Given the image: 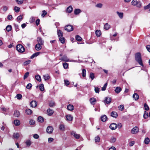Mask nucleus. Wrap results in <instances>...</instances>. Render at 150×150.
Returning <instances> with one entry per match:
<instances>
[{
    "mask_svg": "<svg viewBox=\"0 0 150 150\" xmlns=\"http://www.w3.org/2000/svg\"><path fill=\"white\" fill-rule=\"evenodd\" d=\"M135 59L136 61L140 65L143 67L144 65L142 59L141 54L140 53L138 52L136 54Z\"/></svg>",
    "mask_w": 150,
    "mask_h": 150,
    "instance_id": "f257e3e1",
    "label": "nucleus"
},
{
    "mask_svg": "<svg viewBox=\"0 0 150 150\" xmlns=\"http://www.w3.org/2000/svg\"><path fill=\"white\" fill-rule=\"evenodd\" d=\"M59 59L60 60L66 62H77L76 61L72 60H70L68 58L66 55H64L62 57L59 58Z\"/></svg>",
    "mask_w": 150,
    "mask_h": 150,
    "instance_id": "f03ea898",
    "label": "nucleus"
},
{
    "mask_svg": "<svg viewBox=\"0 0 150 150\" xmlns=\"http://www.w3.org/2000/svg\"><path fill=\"white\" fill-rule=\"evenodd\" d=\"M16 50L19 52L22 53L25 51V48L21 44H18L16 47Z\"/></svg>",
    "mask_w": 150,
    "mask_h": 150,
    "instance_id": "7ed1b4c3",
    "label": "nucleus"
},
{
    "mask_svg": "<svg viewBox=\"0 0 150 150\" xmlns=\"http://www.w3.org/2000/svg\"><path fill=\"white\" fill-rule=\"evenodd\" d=\"M132 5L134 6H136L137 7L140 8L142 3L140 1H138L137 0H133L131 2Z\"/></svg>",
    "mask_w": 150,
    "mask_h": 150,
    "instance_id": "20e7f679",
    "label": "nucleus"
},
{
    "mask_svg": "<svg viewBox=\"0 0 150 150\" xmlns=\"http://www.w3.org/2000/svg\"><path fill=\"white\" fill-rule=\"evenodd\" d=\"M64 29L68 32H70L73 30L74 28L72 25H68L65 27Z\"/></svg>",
    "mask_w": 150,
    "mask_h": 150,
    "instance_id": "39448f33",
    "label": "nucleus"
},
{
    "mask_svg": "<svg viewBox=\"0 0 150 150\" xmlns=\"http://www.w3.org/2000/svg\"><path fill=\"white\" fill-rule=\"evenodd\" d=\"M139 128L135 126L131 129V132L133 134H135L139 132Z\"/></svg>",
    "mask_w": 150,
    "mask_h": 150,
    "instance_id": "423d86ee",
    "label": "nucleus"
},
{
    "mask_svg": "<svg viewBox=\"0 0 150 150\" xmlns=\"http://www.w3.org/2000/svg\"><path fill=\"white\" fill-rule=\"evenodd\" d=\"M53 129V128L52 126H49L47 127L46 129V132L48 133L51 134L52 133Z\"/></svg>",
    "mask_w": 150,
    "mask_h": 150,
    "instance_id": "0eeeda50",
    "label": "nucleus"
},
{
    "mask_svg": "<svg viewBox=\"0 0 150 150\" xmlns=\"http://www.w3.org/2000/svg\"><path fill=\"white\" fill-rule=\"evenodd\" d=\"M109 127L112 130H115L117 127V125L115 123H112L110 125Z\"/></svg>",
    "mask_w": 150,
    "mask_h": 150,
    "instance_id": "6e6552de",
    "label": "nucleus"
},
{
    "mask_svg": "<svg viewBox=\"0 0 150 150\" xmlns=\"http://www.w3.org/2000/svg\"><path fill=\"white\" fill-rule=\"evenodd\" d=\"M37 41L38 42V43L43 45L44 43V41L42 40V38L40 37L37 38Z\"/></svg>",
    "mask_w": 150,
    "mask_h": 150,
    "instance_id": "1a4fd4ad",
    "label": "nucleus"
},
{
    "mask_svg": "<svg viewBox=\"0 0 150 150\" xmlns=\"http://www.w3.org/2000/svg\"><path fill=\"white\" fill-rule=\"evenodd\" d=\"M42 45L38 43L36 44L35 46V50L37 51L40 50L42 48Z\"/></svg>",
    "mask_w": 150,
    "mask_h": 150,
    "instance_id": "9d476101",
    "label": "nucleus"
},
{
    "mask_svg": "<svg viewBox=\"0 0 150 150\" xmlns=\"http://www.w3.org/2000/svg\"><path fill=\"white\" fill-rule=\"evenodd\" d=\"M111 101V99L110 98L106 97L104 102L105 104H108L110 103Z\"/></svg>",
    "mask_w": 150,
    "mask_h": 150,
    "instance_id": "9b49d317",
    "label": "nucleus"
},
{
    "mask_svg": "<svg viewBox=\"0 0 150 150\" xmlns=\"http://www.w3.org/2000/svg\"><path fill=\"white\" fill-rule=\"evenodd\" d=\"M66 120L68 121H71L72 120L73 117L70 115H68L66 116Z\"/></svg>",
    "mask_w": 150,
    "mask_h": 150,
    "instance_id": "f8f14e48",
    "label": "nucleus"
},
{
    "mask_svg": "<svg viewBox=\"0 0 150 150\" xmlns=\"http://www.w3.org/2000/svg\"><path fill=\"white\" fill-rule=\"evenodd\" d=\"M37 103L35 101H32L30 103V105L31 107L35 108L37 105Z\"/></svg>",
    "mask_w": 150,
    "mask_h": 150,
    "instance_id": "ddd939ff",
    "label": "nucleus"
},
{
    "mask_svg": "<svg viewBox=\"0 0 150 150\" xmlns=\"http://www.w3.org/2000/svg\"><path fill=\"white\" fill-rule=\"evenodd\" d=\"M90 101L91 103L93 105L95 104L96 103V99L94 98H91L90 99Z\"/></svg>",
    "mask_w": 150,
    "mask_h": 150,
    "instance_id": "4468645a",
    "label": "nucleus"
},
{
    "mask_svg": "<svg viewBox=\"0 0 150 150\" xmlns=\"http://www.w3.org/2000/svg\"><path fill=\"white\" fill-rule=\"evenodd\" d=\"M47 113L48 115L51 116L53 114L54 111L52 110L49 108L47 109Z\"/></svg>",
    "mask_w": 150,
    "mask_h": 150,
    "instance_id": "2eb2a0df",
    "label": "nucleus"
},
{
    "mask_svg": "<svg viewBox=\"0 0 150 150\" xmlns=\"http://www.w3.org/2000/svg\"><path fill=\"white\" fill-rule=\"evenodd\" d=\"M41 53L40 52H37L33 54L30 57V58L31 59H33L35 57L38 56Z\"/></svg>",
    "mask_w": 150,
    "mask_h": 150,
    "instance_id": "dca6fc26",
    "label": "nucleus"
},
{
    "mask_svg": "<svg viewBox=\"0 0 150 150\" xmlns=\"http://www.w3.org/2000/svg\"><path fill=\"white\" fill-rule=\"evenodd\" d=\"M111 116L114 118H116L117 117V113L115 111H112L111 113Z\"/></svg>",
    "mask_w": 150,
    "mask_h": 150,
    "instance_id": "f3484780",
    "label": "nucleus"
},
{
    "mask_svg": "<svg viewBox=\"0 0 150 150\" xmlns=\"http://www.w3.org/2000/svg\"><path fill=\"white\" fill-rule=\"evenodd\" d=\"M67 108L68 110L72 111L74 109V107L73 105L69 104L67 106Z\"/></svg>",
    "mask_w": 150,
    "mask_h": 150,
    "instance_id": "a211bd4d",
    "label": "nucleus"
},
{
    "mask_svg": "<svg viewBox=\"0 0 150 150\" xmlns=\"http://www.w3.org/2000/svg\"><path fill=\"white\" fill-rule=\"evenodd\" d=\"M25 112L28 115H30L33 112L32 110L29 109H27Z\"/></svg>",
    "mask_w": 150,
    "mask_h": 150,
    "instance_id": "6ab92c4d",
    "label": "nucleus"
},
{
    "mask_svg": "<svg viewBox=\"0 0 150 150\" xmlns=\"http://www.w3.org/2000/svg\"><path fill=\"white\" fill-rule=\"evenodd\" d=\"M122 90L121 88L120 87H116L115 91L117 93H119Z\"/></svg>",
    "mask_w": 150,
    "mask_h": 150,
    "instance_id": "aec40b11",
    "label": "nucleus"
},
{
    "mask_svg": "<svg viewBox=\"0 0 150 150\" xmlns=\"http://www.w3.org/2000/svg\"><path fill=\"white\" fill-rule=\"evenodd\" d=\"M133 98L135 100H137L139 98V95L136 93H134L133 95Z\"/></svg>",
    "mask_w": 150,
    "mask_h": 150,
    "instance_id": "412c9836",
    "label": "nucleus"
},
{
    "mask_svg": "<svg viewBox=\"0 0 150 150\" xmlns=\"http://www.w3.org/2000/svg\"><path fill=\"white\" fill-rule=\"evenodd\" d=\"M101 120L103 122H105L107 119V117L105 115H104L101 117Z\"/></svg>",
    "mask_w": 150,
    "mask_h": 150,
    "instance_id": "4be33fe9",
    "label": "nucleus"
},
{
    "mask_svg": "<svg viewBox=\"0 0 150 150\" xmlns=\"http://www.w3.org/2000/svg\"><path fill=\"white\" fill-rule=\"evenodd\" d=\"M14 124L16 126H18L20 124V122L18 120H16L14 121Z\"/></svg>",
    "mask_w": 150,
    "mask_h": 150,
    "instance_id": "5701e85b",
    "label": "nucleus"
},
{
    "mask_svg": "<svg viewBox=\"0 0 150 150\" xmlns=\"http://www.w3.org/2000/svg\"><path fill=\"white\" fill-rule=\"evenodd\" d=\"M13 115L15 117H18L20 116V114L19 112L18 111L16 110L14 112Z\"/></svg>",
    "mask_w": 150,
    "mask_h": 150,
    "instance_id": "b1692460",
    "label": "nucleus"
},
{
    "mask_svg": "<svg viewBox=\"0 0 150 150\" xmlns=\"http://www.w3.org/2000/svg\"><path fill=\"white\" fill-rule=\"evenodd\" d=\"M73 8L71 6H69L67 8V11L68 13H71L72 11Z\"/></svg>",
    "mask_w": 150,
    "mask_h": 150,
    "instance_id": "393cba45",
    "label": "nucleus"
},
{
    "mask_svg": "<svg viewBox=\"0 0 150 150\" xmlns=\"http://www.w3.org/2000/svg\"><path fill=\"white\" fill-rule=\"evenodd\" d=\"M95 33L97 37H100L101 35V32L100 30H96L95 31Z\"/></svg>",
    "mask_w": 150,
    "mask_h": 150,
    "instance_id": "a878e982",
    "label": "nucleus"
},
{
    "mask_svg": "<svg viewBox=\"0 0 150 150\" xmlns=\"http://www.w3.org/2000/svg\"><path fill=\"white\" fill-rule=\"evenodd\" d=\"M81 12V10L79 9H75L74 11V13L75 15H78Z\"/></svg>",
    "mask_w": 150,
    "mask_h": 150,
    "instance_id": "bb28decb",
    "label": "nucleus"
},
{
    "mask_svg": "<svg viewBox=\"0 0 150 150\" xmlns=\"http://www.w3.org/2000/svg\"><path fill=\"white\" fill-rule=\"evenodd\" d=\"M59 40L61 42L62 44H64L65 42V39L62 36L59 37Z\"/></svg>",
    "mask_w": 150,
    "mask_h": 150,
    "instance_id": "cd10ccee",
    "label": "nucleus"
},
{
    "mask_svg": "<svg viewBox=\"0 0 150 150\" xmlns=\"http://www.w3.org/2000/svg\"><path fill=\"white\" fill-rule=\"evenodd\" d=\"M57 33L58 36L60 37L63 36V32L60 30H57Z\"/></svg>",
    "mask_w": 150,
    "mask_h": 150,
    "instance_id": "c85d7f7f",
    "label": "nucleus"
},
{
    "mask_svg": "<svg viewBox=\"0 0 150 150\" xmlns=\"http://www.w3.org/2000/svg\"><path fill=\"white\" fill-rule=\"evenodd\" d=\"M110 28V26L108 23H106L104 25V28L105 29L108 30Z\"/></svg>",
    "mask_w": 150,
    "mask_h": 150,
    "instance_id": "c756f323",
    "label": "nucleus"
},
{
    "mask_svg": "<svg viewBox=\"0 0 150 150\" xmlns=\"http://www.w3.org/2000/svg\"><path fill=\"white\" fill-rule=\"evenodd\" d=\"M6 29L7 31L9 32L11 30L12 26L10 25H8L6 27Z\"/></svg>",
    "mask_w": 150,
    "mask_h": 150,
    "instance_id": "7c9ffc66",
    "label": "nucleus"
},
{
    "mask_svg": "<svg viewBox=\"0 0 150 150\" xmlns=\"http://www.w3.org/2000/svg\"><path fill=\"white\" fill-rule=\"evenodd\" d=\"M117 13L120 18H123V13L117 11Z\"/></svg>",
    "mask_w": 150,
    "mask_h": 150,
    "instance_id": "2f4dec72",
    "label": "nucleus"
},
{
    "mask_svg": "<svg viewBox=\"0 0 150 150\" xmlns=\"http://www.w3.org/2000/svg\"><path fill=\"white\" fill-rule=\"evenodd\" d=\"M59 129L61 130H64L65 129V127L64 125L61 124L59 126Z\"/></svg>",
    "mask_w": 150,
    "mask_h": 150,
    "instance_id": "473e14b6",
    "label": "nucleus"
},
{
    "mask_svg": "<svg viewBox=\"0 0 150 150\" xmlns=\"http://www.w3.org/2000/svg\"><path fill=\"white\" fill-rule=\"evenodd\" d=\"M19 137V134L18 133H14L13 134V137L16 139H18Z\"/></svg>",
    "mask_w": 150,
    "mask_h": 150,
    "instance_id": "72a5a7b5",
    "label": "nucleus"
},
{
    "mask_svg": "<svg viewBox=\"0 0 150 150\" xmlns=\"http://www.w3.org/2000/svg\"><path fill=\"white\" fill-rule=\"evenodd\" d=\"M36 79L39 81H41V78L40 76L38 75H37L35 76Z\"/></svg>",
    "mask_w": 150,
    "mask_h": 150,
    "instance_id": "f704fd0d",
    "label": "nucleus"
},
{
    "mask_svg": "<svg viewBox=\"0 0 150 150\" xmlns=\"http://www.w3.org/2000/svg\"><path fill=\"white\" fill-rule=\"evenodd\" d=\"M86 70L85 69H83L82 70V74L83 77H85L86 76Z\"/></svg>",
    "mask_w": 150,
    "mask_h": 150,
    "instance_id": "c9c22d12",
    "label": "nucleus"
},
{
    "mask_svg": "<svg viewBox=\"0 0 150 150\" xmlns=\"http://www.w3.org/2000/svg\"><path fill=\"white\" fill-rule=\"evenodd\" d=\"M38 120L39 122H42L44 121L43 118L41 116H40L38 117Z\"/></svg>",
    "mask_w": 150,
    "mask_h": 150,
    "instance_id": "e433bc0d",
    "label": "nucleus"
},
{
    "mask_svg": "<svg viewBox=\"0 0 150 150\" xmlns=\"http://www.w3.org/2000/svg\"><path fill=\"white\" fill-rule=\"evenodd\" d=\"M63 65L64 67V68L65 69H67L68 68V64L66 62L64 63L63 64Z\"/></svg>",
    "mask_w": 150,
    "mask_h": 150,
    "instance_id": "4c0bfd02",
    "label": "nucleus"
},
{
    "mask_svg": "<svg viewBox=\"0 0 150 150\" xmlns=\"http://www.w3.org/2000/svg\"><path fill=\"white\" fill-rule=\"evenodd\" d=\"M43 77L45 80H48L50 79V76L48 74L44 75Z\"/></svg>",
    "mask_w": 150,
    "mask_h": 150,
    "instance_id": "58836bf2",
    "label": "nucleus"
},
{
    "mask_svg": "<svg viewBox=\"0 0 150 150\" xmlns=\"http://www.w3.org/2000/svg\"><path fill=\"white\" fill-rule=\"evenodd\" d=\"M150 140L149 138L147 137L144 140V142L146 144H148L149 142H150Z\"/></svg>",
    "mask_w": 150,
    "mask_h": 150,
    "instance_id": "ea45409f",
    "label": "nucleus"
},
{
    "mask_svg": "<svg viewBox=\"0 0 150 150\" xmlns=\"http://www.w3.org/2000/svg\"><path fill=\"white\" fill-rule=\"evenodd\" d=\"M14 28H15L16 31V32L19 31V28L18 25L15 24H14Z\"/></svg>",
    "mask_w": 150,
    "mask_h": 150,
    "instance_id": "a19ab883",
    "label": "nucleus"
},
{
    "mask_svg": "<svg viewBox=\"0 0 150 150\" xmlns=\"http://www.w3.org/2000/svg\"><path fill=\"white\" fill-rule=\"evenodd\" d=\"M49 106L51 107H53L55 105V103L53 101H51L49 104Z\"/></svg>",
    "mask_w": 150,
    "mask_h": 150,
    "instance_id": "79ce46f5",
    "label": "nucleus"
},
{
    "mask_svg": "<svg viewBox=\"0 0 150 150\" xmlns=\"http://www.w3.org/2000/svg\"><path fill=\"white\" fill-rule=\"evenodd\" d=\"M40 90L41 91H43L44 90V85L43 84H41L39 86V87Z\"/></svg>",
    "mask_w": 150,
    "mask_h": 150,
    "instance_id": "37998d69",
    "label": "nucleus"
},
{
    "mask_svg": "<svg viewBox=\"0 0 150 150\" xmlns=\"http://www.w3.org/2000/svg\"><path fill=\"white\" fill-rule=\"evenodd\" d=\"M25 143L27 146H29L31 145V142L30 140H27L26 141Z\"/></svg>",
    "mask_w": 150,
    "mask_h": 150,
    "instance_id": "c03bdc74",
    "label": "nucleus"
},
{
    "mask_svg": "<svg viewBox=\"0 0 150 150\" xmlns=\"http://www.w3.org/2000/svg\"><path fill=\"white\" fill-rule=\"evenodd\" d=\"M76 39L77 40L79 41H81L82 39L78 35H77L76 36Z\"/></svg>",
    "mask_w": 150,
    "mask_h": 150,
    "instance_id": "a18cd8bd",
    "label": "nucleus"
},
{
    "mask_svg": "<svg viewBox=\"0 0 150 150\" xmlns=\"http://www.w3.org/2000/svg\"><path fill=\"white\" fill-rule=\"evenodd\" d=\"M90 78L92 80L94 78V74L93 73H91L90 74Z\"/></svg>",
    "mask_w": 150,
    "mask_h": 150,
    "instance_id": "49530a36",
    "label": "nucleus"
},
{
    "mask_svg": "<svg viewBox=\"0 0 150 150\" xmlns=\"http://www.w3.org/2000/svg\"><path fill=\"white\" fill-rule=\"evenodd\" d=\"M144 106L145 110H149V107L146 103H144Z\"/></svg>",
    "mask_w": 150,
    "mask_h": 150,
    "instance_id": "de8ad7c7",
    "label": "nucleus"
},
{
    "mask_svg": "<svg viewBox=\"0 0 150 150\" xmlns=\"http://www.w3.org/2000/svg\"><path fill=\"white\" fill-rule=\"evenodd\" d=\"M35 18L34 17H32L30 18V22L32 23L35 21Z\"/></svg>",
    "mask_w": 150,
    "mask_h": 150,
    "instance_id": "09e8293b",
    "label": "nucleus"
},
{
    "mask_svg": "<svg viewBox=\"0 0 150 150\" xmlns=\"http://www.w3.org/2000/svg\"><path fill=\"white\" fill-rule=\"evenodd\" d=\"M107 86V83H105L104 85L102 87L101 90L103 91H104L105 90Z\"/></svg>",
    "mask_w": 150,
    "mask_h": 150,
    "instance_id": "8fccbe9b",
    "label": "nucleus"
},
{
    "mask_svg": "<svg viewBox=\"0 0 150 150\" xmlns=\"http://www.w3.org/2000/svg\"><path fill=\"white\" fill-rule=\"evenodd\" d=\"M32 85L30 83H28L26 86V88L28 89H30L32 87Z\"/></svg>",
    "mask_w": 150,
    "mask_h": 150,
    "instance_id": "3c124183",
    "label": "nucleus"
},
{
    "mask_svg": "<svg viewBox=\"0 0 150 150\" xmlns=\"http://www.w3.org/2000/svg\"><path fill=\"white\" fill-rule=\"evenodd\" d=\"M30 62L31 61L30 60L26 61L24 62L23 64L24 65H27L30 64Z\"/></svg>",
    "mask_w": 150,
    "mask_h": 150,
    "instance_id": "603ef678",
    "label": "nucleus"
},
{
    "mask_svg": "<svg viewBox=\"0 0 150 150\" xmlns=\"http://www.w3.org/2000/svg\"><path fill=\"white\" fill-rule=\"evenodd\" d=\"M42 12V13L41 15V16L42 17H44L47 14V13L45 10L43 11Z\"/></svg>",
    "mask_w": 150,
    "mask_h": 150,
    "instance_id": "864d4df0",
    "label": "nucleus"
},
{
    "mask_svg": "<svg viewBox=\"0 0 150 150\" xmlns=\"http://www.w3.org/2000/svg\"><path fill=\"white\" fill-rule=\"evenodd\" d=\"M64 82L65 83V84L67 86H68L69 84V82L67 80H64Z\"/></svg>",
    "mask_w": 150,
    "mask_h": 150,
    "instance_id": "5fc2aeb1",
    "label": "nucleus"
},
{
    "mask_svg": "<svg viewBox=\"0 0 150 150\" xmlns=\"http://www.w3.org/2000/svg\"><path fill=\"white\" fill-rule=\"evenodd\" d=\"M16 97L18 99H20L22 97V96L21 94H18L16 95Z\"/></svg>",
    "mask_w": 150,
    "mask_h": 150,
    "instance_id": "6e6d98bb",
    "label": "nucleus"
},
{
    "mask_svg": "<svg viewBox=\"0 0 150 150\" xmlns=\"http://www.w3.org/2000/svg\"><path fill=\"white\" fill-rule=\"evenodd\" d=\"M94 90L96 93H98L99 92L100 88L98 87H95Z\"/></svg>",
    "mask_w": 150,
    "mask_h": 150,
    "instance_id": "4d7b16f0",
    "label": "nucleus"
},
{
    "mask_svg": "<svg viewBox=\"0 0 150 150\" xmlns=\"http://www.w3.org/2000/svg\"><path fill=\"white\" fill-rule=\"evenodd\" d=\"M14 10L16 12H18L19 11L20 8L18 7L15 6L14 7Z\"/></svg>",
    "mask_w": 150,
    "mask_h": 150,
    "instance_id": "13d9d810",
    "label": "nucleus"
},
{
    "mask_svg": "<svg viewBox=\"0 0 150 150\" xmlns=\"http://www.w3.org/2000/svg\"><path fill=\"white\" fill-rule=\"evenodd\" d=\"M29 73L28 72H27L25 73L24 76V79H25L27 78L28 76Z\"/></svg>",
    "mask_w": 150,
    "mask_h": 150,
    "instance_id": "bf43d9fd",
    "label": "nucleus"
},
{
    "mask_svg": "<svg viewBox=\"0 0 150 150\" xmlns=\"http://www.w3.org/2000/svg\"><path fill=\"white\" fill-rule=\"evenodd\" d=\"M35 123V121L33 120H30L29 121V124L31 125H33Z\"/></svg>",
    "mask_w": 150,
    "mask_h": 150,
    "instance_id": "052dcab7",
    "label": "nucleus"
},
{
    "mask_svg": "<svg viewBox=\"0 0 150 150\" xmlns=\"http://www.w3.org/2000/svg\"><path fill=\"white\" fill-rule=\"evenodd\" d=\"M148 117V113L147 112H146V111H145V113L143 115V117L145 119H146Z\"/></svg>",
    "mask_w": 150,
    "mask_h": 150,
    "instance_id": "680f3d73",
    "label": "nucleus"
},
{
    "mask_svg": "<svg viewBox=\"0 0 150 150\" xmlns=\"http://www.w3.org/2000/svg\"><path fill=\"white\" fill-rule=\"evenodd\" d=\"M119 109L120 110H122L124 108V106L122 105H120L119 107H118Z\"/></svg>",
    "mask_w": 150,
    "mask_h": 150,
    "instance_id": "e2e57ef3",
    "label": "nucleus"
},
{
    "mask_svg": "<svg viewBox=\"0 0 150 150\" xmlns=\"http://www.w3.org/2000/svg\"><path fill=\"white\" fill-rule=\"evenodd\" d=\"M116 141V139L114 137L112 138L110 140V142L111 143H114Z\"/></svg>",
    "mask_w": 150,
    "mask_h": 150,
    "instance_id": "0e129e2a",
    "label": "nucleus"
},
{
    "mask_svg": "<svg viewBox=\"0 0 150 150\" xmlns=\"http://www.w3.org/2000/svg\"><path fill=\"white\" fill-rule=\"evenodd\" d=\"M16 1L18 4H21L23 3V0H16Z\"/></svg>",
    "mask_w": 150,
    "mask_h": 150,
    "instance_id": "69168bd1",
    "label": "nucleus"
},
{
    "mask_svg": "<svg viewBox=\"0 0 150 150\" xmlns=\"http://www.w3.org/2000/svg\"><path fill=\"white\" fill-rule=\"evenodd\" d=\"M103 5L102 4L99 3L96 5V6L97 7L101 8L102 7Z\"/></svg>",
    "mask_w": 150,
    "mask_h": 150,
    "instance_id": "338daca9",
    "label": "nucleus"
},
{
    "mask_svg": "<svg viewBox=\"0 0 150 150\" xmlns=\"http://www.w3.org/2000/svg\"><path fill=\"white\" fill-rule=\"evenodd\" d=\"M149 8H150V3L144 7V8L145 9H149Z\"/></svg>",
    "mask_w": 150,
    "mask_h": 150,
    "instance_id": "774afa93",
    "label": "nucleus"
}]
</instances>
